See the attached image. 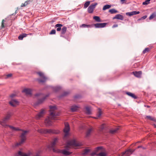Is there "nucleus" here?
Returning <instances> with one entry per match:
<instances>
[{"instance_id": "2", "label": "nucleus", "mask_w": 156, "mask_h": 156, "mask_svg": "<svg viewBox=\"0 0 156 156\" xmlns=\"http://www.w3.org/2000/svg\"><path fill=\"white\" fill-rule=\"evenodd\" d=\"M39 132H40L41 133H54V134H58L59 133V131H56L55 130H53L51 129H41L39 130Z\"/></svg>"}, {"instance_id": "14", "label": "nucleus", "mask_w": 156, "mask_h": 156, "mask_svg": "<svg viewBox=\"0 0 156 156\" xmlns=\"http://www.w3.org/2000/svg\"><path fill=\"white\" fill-rule=\"evenodd\" d=\"M132 73L135 76L138 78L140 77L142 74V72L141 71L133 72Z\"/></svg>"}, {"instance_id": "28", "label": "nucleus", "mask_w": 156, "mask_h": 156, "mask_svg": "<svg viewBox=\"0 0 156 156\" xmlns=\"http://www.w3.org/2000/svg\"><path fill=\"white\" fill-rule=\"evenodd\" d=\"M18 155L19 156H29L27 154L23 153L21 151H18Z\"/></svg>"}, {"instance_id": "6", "label": "nucleus", "mask_w": 156, "mask_h": 156, "mask_svg": "<svg viewBox=\"0 0 156 156\" xmlns=\"http://www.w3.org/2000/svg\"><path fill=\"white\" fill-rule=\"evenodd\" d=\"M50 94H48L46 95L45 96L43 97V98L39 99L37 100V101L35 103V105H38L40 104H42L46 99V98L49 97V96Z\"/></svg>"}, {"instance_id": "11", "label": "nucleus", "mask_w": 156, "mask_h": 156, "mask_svg": "<svg viewBox=\"0 0 156 156\" xmlns=\"http://www.w3.org/2000/svg\"><path fill=\"white\" fill-rule=\"evenodd\" d=\"M135 151V150H132L131 149H129L126 150V151L124 152L123 153V154L124 155L126 154V155L127 156H129L130 154L134 152Z\"/></svg>"}, {"instance_id": "17", "label": "nucleus", "mask_w": 156, "mask_h": 156, "mask_svg": "<svg viewBox=\"0 0 156 156\" xmlns=\"http://www.w3.org/2000/svg\"><path fill=\"white\" fill-rule=\"evenodd\" d=\"M145 118L146 119H149V120L153 121L154 122H156V119H155L154 117H153L150 115L146 116Z\"/></svg>"}, {"instance_id": "23", "label": "nucleus", "mask_w": 156, "mask_h": 156, "mask_svg": "<svg viewBox=\"0 0 156 156\" xmlns=\"http://www.w3.org/2000/svg\"><path fill=\"white\" fill-rule=\"evenodd\" d=\"M156 17V12H153L149 17V19L150 20H152Z\"/></svg>"}, {"instance_id": "61", "label": "nucleus", "mask_w": 156, "mask_h": 156, "mask_svg": "<svg viewBox=\"0 0 156 156\" xmlns=\"http://www.w3.org/2000/svg\"><path fill=\"white\" fill-rule=\"evenodd\" d=\"M24 3L25 4V5L27 6V5L29 4V3L27 1H26Z\"/></svg>"}, {"instance_id": "1", "label": "nucleus", "mask_w": 156, "mask_h": 156, "mask_svg": "<svg viewBox=\"0 0 156 156\" xmlns=\"http://www.w3.org/2000/svg\"><path fill=\"white\" fill-rule=\"evenodd\" d=\"M58 140V139L57 138H55L53 139V141L51 143L50 147L52 149L53 151L58 153H62L63 154L66 155L70 154H71V152L67 151L66 149L61 150L54 147L57 142Z\"/></svg>"}, {"instance_id": "43", "label": "nucleus", "mask_w": 156, "mask_h": 156, "mask_svg": "<svg viewBox=\"0 0 156 156\" xmlns=\"http://www.w3.org/2000/svg\"><path fill=\"white\" fill-rule=\"evenodd\" d=\"M147 17V15H145L142 17H141V18L138 19L137 20V21H139L140 20H144L146 19Z\"/></svg>"}, {"instance_id": "53", "label": "nucleus", "mask_w": 156, "mask_h": 156, "mask_svg": "<svg viewBox=\"0 0 156 156\" xmlns=\"http://www.w3.org/2000/svg\"><path fill=\"white\" fill-rule=\"evenodd\" d=\"M16 96V95L15 94H11L10 96V97L11 98H12Z\"/></svg>"}, {"instance_id": "37", "label": "nucleus", "mask_w": 156, "mask_h": 156, "mask_svg": "<svg viewBox=\"0 0 156 156\" xmlns=\"http://www.w3.org/2000/svg\"><path fill=\"white\" fill-rule=\"evenodd\" d=\"M49 108L50 109V111L55 110L56 109V107L55 106L50 105L49 106Z\"/></svg>"}, {"instance_id": "60", "label": "nucleus", "mask_w": 156, "mask_h": 156, "mask_svg": "<svg viewBox=\"0 0 156 156\" xmlns=\"http://www.w3.org/2000/svg\"><path fill=\"white\" fill-rule=\"evenodd\" d=\"M61 30V27H58L56 29V30L58 31H60Z\"/></svg>"}, {"instance_id": "54", "label": "nucleus", "mask_w": 156, "mask_h": 156, "mask_svg": "<svg viewBox=\"0 0 156 156\" xmlns=\"http://www.w3.org/2000/svg\"><path fill=\"white\" fill-rule=\"evenodd\" d=\"M80 27H87V24H82L80 26Z\"/></svg>"}, {"instance_id": "42", "label": "nucleus", "mask_w": 156, "mask_h": 156, "mask_svg": "<svg viewBox=\"0 0 156 156\" xmlns=\"http://www.w3.org/2000/svg\"><path fill=\"white\" fill-rule=\"evenodd\" d=\"M90 151V150L89 149H85L84 151V152L83 153V154L84 155H86L88 153H89Z\"/></svg>"}, {"instance_id": "48", "label": "nucleus", "mask_w": 156, "mask_h": 156, "mask_svg": "<svg viewBox=\"0 0 156 156\" xmlns=\"http://www.w3.org/2000/svg\"><path fill=\"white\" fill-rule=\"evenodd\" d=\"M133 15L138 14L140 13V12L139 11H132Z\"/></svg>"}, {"instance_id": "36", "label": "nucleus", "mask_w": 156, "mask_h": 156, "mask_svg": "<svg viewBox=\"0 0 156 156\" xmlns=\"http://www.w3.org/2000/svg\"><path fill=\"white\" fill-rule=\"evenodd\" d=\"M97 156H106V154L104 152H101L97 154Z\"/></svg>"}, {"instance_id": "63", "label": "nucleus", "mask_w": 156, "mask_h": 156, "mask_svg": "<svg viewBox=\"0 0 156 156\" xmlns=\"http://www.w3.org/2000/svg\"><path fill=\"white\" fill-rule=\"evenodd\" d=\"M14 156H19V155H18V152Z\"/></svg>"}, {"instance_id": "57", "label": "nucleus", "mask_w": 156, "mask_h": 156, "mask_svg": "<svg viewBox=\"0 0 156 156\" xmlns=\"http://www.w3.org/2000/svg\"><path fill=\"white\" fill-rule=\"evenodd\" d=\"M12 76V74L10 73V74H7V75L6 76H7V77L9 78V77Z\"/></svg>"}, {"instance_id": "46", "label": "nucleus", "mask_w": 156, "mask_h": 156, "mask_svg": "<svg viewBox=\"0 0 156 156\" xmlns=\"http://www.w3.org/2000/svg\"><path fill=\"white\" fill-rule=\"evenodd\" d=\"M126 15L129 16H133L132 12H126Z\"/></svg>"}, {"instance_id": "15", "label": "nucleus", "mask_w": 156, "mask_h": 156, "mask_svg": "<svg viewBox=\"0 0 156 156\" xmlns=\"http://www.w3.org/2000/svg\"><path fill=\"white\" fill-rule=\"evenodd\" d=\"M23 92L25 93L26 94L29 95L31 94V90L28 88H26L24 89L22 91Z\"/></svg>"}, {"instance_id": "20", "label": "nucleus", "mask_w": 156, "mask_h": 156, "mask_svg": "<svg viewBox=\"0 0 156 156\" xmlns=\"http://www.w3.org/2000/svg\"><path fill=\"white\" fill-rule=\"evenodd\" d=\"M27 34L25 33H22L20 34L18 37V38L20 40H22L24 37L27 36Z\"/></svg>"}, {"instance_id": "59", "label": "nucleus", "mask_w": 156, "mask_h": 156, "mask_svg": "<svg viewBox=\"0 0 156 156\" xmlns=\"http://www.w3.org/2000/svg\"><path fill=\"white\" fill-rule=\"evenodd\" d=\"M118 24H114L113 26L112 27L113 28H115V27H118Z\"/></svg>"}, {"instance_id": "18", "label": "nucleus", "mask_w": 156, "mask_h": 156, "mask_svg": "<svg viewBox=\"0 0 156 156\" xmlns=\"http://www.w3.org/2000/svg\"><path fill=\"white\" fill-rule=\"evenodd\" d=\"M93 18L97 22H102V20L100 19V18L98 16H94L93 17Z\"/></svg>"}, {"instance_id": "34", "label": "nucleus", "mask_w": 156, "mask_h": 156, "mask_svg": "<svg viewBox=\"0 0 156 156\" xmlns=\"http://www.w3.org/2000/svg\"><path fill=\"white\" fill-rule=\"evenodd\" d=\"M111 7V5H106L104 6L103 8V10H105L107 9L110 8Z\"/></svg>"}, {"instance_id": "55", "label": "nucleus", "mask_w": 156, "mask_h": 156, "mask_svg": "<svg viewBox=\"0 0 156 156\" xmlns=\"http://www.w3.org/2000/svg\"><path fill=\"white\" fill-rule=\"evenodd\" d=\"M7 126H8L11 129H12L13 130H14V129H15V127H13V126H11L8 125Z\"/></svg>"}, {"instance_id": "64", "label": "nucleus", "mask_w": 156, "mask_h": 156, "mask_svg": "<svg viewBox=\"0 0 156 156\" xmlns=\"http://www.w3.org/2000/svg\"><path fill=\"white\" fill-rule=\"evenodd\" d=\"M153 125L154 126V127L156 128V124H154Z\"/></svg>"}, {"instance_id": "62", "label": "nucleus", "mask_w": 156, "mask_h": 156, "mask_svg": "<svg viewBox=\"0 0 156 156\" xmlns=\"http://www.w3.org/2000/svg\"><path fill=\"white\" fill-rule=\"evenodd\" d=\"M26 6L25 5V4L24 3L23 4L22 3L21 6V7H24Z\"/></svg>"}, {"instance_id": "45", "label": "nucleus", "mask_w": 156, "mask_h": 156, "mask_svg": "<svg viewBox=\"0 0 156 156\" xmlns=\"http://www.w3.org/2000/svg\"><path fill=\"white\" fill-rule=\"evenodd\" d=\"M56 33V30L55 29L52 30L51 32L49 33V34H54Z\"/></svg>"}, {"instance_id": "39", "label": "nucleus", "mask_w": 156, "mask_h": 156, "mask_svg": "<svg viewBox=\"0 0 156 156\" xmlns=\"http://www.w3.org/2000/svg\"><path fill=\"white\" fill-rule=\"evenodd\" d=\"M11 117V115L10 114H8L7 116L5 117L3 119L6 121L9 119Z\"/></svg>"}, {"instance_id": "31", "label": "nucleus", "mask_w": 156, "mask_h": 156, "mask_svg": "<svg viewBox=\"0 0 156 156\" xmlns=\"http://www.w3.org/2000/svg\"><path fill=\"white\" fill-rule=\"evenodd\" d=\"M26 139V138H21L20 142L19 143L17 144V145H20L21 144L23 143Z\"/></svg>"}, {"instance_id": "24", "label": "nucleus", "mask_w": 156, "mask_h": 156, "mask_svg": "<svg viewBox=\"0 0 156 156\" xmlns=\"http://www.w3.org/2000/svg\"><path fill=\"white\" fill-rule=\"evenodd\" d=\"M85 109L86 110V113L88 115H90L91 113L90 107L88 106L86 107Z\"/></svg>"}, {"instance_id": "3", "label": "nucleus", "mask_w": 156, "mask_h": 156, "mask_svg": "<svg viewBox=\"0 0 156 156\" xmlns=\"http://www.w3.org/2000/svg\"><path fill=\"white\" fill-rule=\"evenodd\" d=\"M37 74L41 77L42 78L41 79H37V80L38 82L39 83H44L46 81L47 78L44 76V74L42 73L41 72H37Z\"/></svg>"}, {"instance_id": "47", "label": "nucleus", "mask_w": 156, "mask_h": 156, "mask_svg": "<svg viewBox=\"0 0 156 156\" xmlns=\"http://www.w3.org/2000/svg\"><path fill=\"white\" fill-rule=\"evenodd\" d=\"M101 110L100 108L98 109V117H99L101 116Z\"/></svg>"}, {"instance_id": "58", "label": "nucleus", "mask_w": 156, "mask_h": 156, "mask_svg": "<svg viewBox=\"0 0 156 156\" xmlns=\"http://www.w3.org/2000/svg\"><path fill=\"white\" fill-rule=\"evenodd\" d=\"M41 94V93H37L35 94V96H40Z\"/></svg>"}, {"instance_id": "44", "label": "nucleus", "mask_w": 156, "mask_h": 156, "mask_svg": "<svg viewBox=\"0 0 156 156\" xmlns=\"http://www.w3.org/2000/svg\"><path fill=\"white\" fill-rule=\"evenodd\" d=\"M5 21V20H3L2 23V24L1 27V29H2V28H4L5 27V26L4 25V22Z\"/></svg>"}, {"instance_id": "56", "label": "nucleus", "mask_w": 156, "mask_h": 156, "mask_svg": "<svg viewBox=\"0 0 156 156\" xmlns=\"http://www.w3.org/2000/svg\"><path fill=\"white\" fill-rule=\"evenodd\" d=\"M96 152H97L95 151V152H94L92 153L91 154V155L92 156H94L95 155H97V154H96Z\"/></svg>"}, {"instance_id": "32", "label": "nucleus", "mask_w": 156, "mask_h": 156, "mask_svg": "<svg viewBox=\"0 0 156 156\" xmlns=\"http://www.w3.org/2000/svg\"><path fill=\"white\" fill-rule=\"evenodd\" d=\"M61 87H55L53 88V90L55 92L59 91L61 89Z\"/></svg>"}, {"instance_id": "12", "label": "nucleus", "mask_w": 156, "mask_h": 156, "mask_svg": "<svg viewBox=\"0 0 156 156\" xmlns=\"http://www.w3.org/2000/svg\"><path fill=\"white\" fill-rule=\"evenodd\" d=\"M44 122L46 126H50L51 125V120L49 117L45 119Z\"/></svg>"}, {"instance_id": "27", "label": "nucleus", "mask_w": 156, "mask_h": 156, "mask_svg": "<svg viewBox=\"0 0 156 156\" xmlns=\"http://www.w3.org/2000/svg\"><path fill=\"white\" fill-rule=\"evenodd\" d=\"M6 121L4 120V119H3L0 121V124L3 126H7L8 125L6 124Z\"/></svg>"}, {"instance_id": "4", "label": "nucleus", "mask_w": 156, "mask_h": 156, "mask_svg": "<svg viewBox=\"0 0 156 156\" xmlns=\"http://www.w3.org/2000/svg\"><path fill=\"white\" fill-rule=\"evenodd\" d=\"M98 5L97 2L94 3L90 5L87 9V11L89 13H91L93 12L96 6Z\"/></svg>"}, {"instance_id": "52", "label": "nucleus", "mask_w": 156, "mask_h": 156, "mask_svg": "<svg viewBox=\"0 0 156 156\" xmlns=\"http://www.w3.org/2000/svg\"><path fill=\"white\" fill-rule=\"evenodd\" d=\"M14 130L16 131H23V130L22 129H20L18 128H16L15 129H14Z\"/></svg>"}, {"instance_id": "26", "label": "nucleus", "mask_w": 156, "mask_h": 156, "mask_svg": "<svg viewBox=\"0 0 156 156\" xmlns=\"http://www.w3.org/2000/svg\"><path fill=\"white\" fill-rule=\"evenodd\" d=\"M92 130V128H90L89 129L87 132L86 137H87L90 136V135L91 132Z\"/></svg>"}, {"instance_id": "25", "label": "nucleus", "mask_w": 156, "mask_h": 156, "mask_svg": "<svg viewBox=\"0 0 156 156\" xmlns=\"http://www.w3.org/2000/svg\"><path fill=\"white\" fill-rule=\"evenodd\" d=\"M119 129V127H117L114 129H113L112 130H111L110 131V133L112 134H114L115 133H117Z\"/></svg>"}, {"instance_id": "35", "label": "nucleus", "mask_w": 156, "mask_h": 156, "mask_svg": "<svg viewBox=\"0 0 156 156\" xmlns=\"http://www.w3.org/2000/svg\"><path fill=\"white\" fill-rule=\"evenodd\" d=\"M90 2V1L86 2L84 4L83 8L86 9L87 8L89 5Z\"/></svg>"}, {"instance_id": "51", "label": "nucleus", "mask_w": 156, "mask_h": 156, "mask_svg": "<svg viewBox=\"0 0 156 156\" xmlns=\"http://www.w3.org/2000/svg\"><path fill=\"white\" fill-rule=\"evenodd\" d=\"M94 26V24H92L91 25H87V27H93Z\"/></svg>"}, {"instance_id": "50", "label": "nucleus", "mask_w": 156, "mask_h": 156, "mask_svg": "<svg viewBox=\"0 0 156 156\" xmlns=\"http://www.w3.org/2000/svg\"><path fill=\"white\" fill-rule=\"evenodd\" d=\"M81 97V96L79 94H76L74 96V98H79Z\"/></svg>"}, {"instance_id": "33", "label": "nucleus", "mask_w": 156, "mask_h": 156, "mask_svg": "<svg viewBox=\"0 0 156 156\" xmlns=\"http://www.w3.org/2000/svg\"><path fill=\"white\" fill-rule=\"evenodd\" d=\"M23 133H21V135L20 136L21 138H26L25 136V135L26 133L28 132V131L27 130H23Z\"/></svg>"}, {"instance_id": "30", "label": "nucleus", "mask_w": 156, "mask_h": 156, "mask_svg": "<svg viewBox=\"0 0 156 156\" xmlns=\"http://www.w3.org/2000/svg\"><path fill=\"white\" fill-rule=\"evenodd\" d=\"M109 12L111 14H114L116 13H118V11L114 9H110L109 10Z\"/></svg>"}, {"instance_id": "5", "label": "nucleus", "mask_w": 156, "mask_h": 156, "mask_svg": "<svg viewBox=\"0 0 156 156\" xmlns=\"http://www.w3.org/2000/svg\"><path fill=\"white\" fill-rule=\"evenodd\" d=\"M68 144L69 146H73L75 147L81 146V144L77 143L75 139L69 141L68 143Z\"/></svg>"}, {"instance_id": "22", "label": "nucleus", "mask_w": 156, "mask_h": 156, "mask_svg": "<svg viewBox=\"0 0 156 156\" xmlns=\"http://www.w3.org/2000/svg\"><path fill=\"white\" fill-rule=\"evenodd\" d=\"M78 108V106L76 105H75L72 106L71 108L70 109L72 112H74L76 111Z\"/></svg>"}, {"instance_id": "8", "label": "nucleus", "mask_w": 156, "mask_h": 156, "mask_svg": "<svg viewBox=\"0 0 156 156\" xmlns=\"http://www.w3.org/2000/svg\"><path fill=\"white\" fill-rule=\"evenodd\" d=\"M107 24V23H98L94 24L95 28H103L105 27Z\"/></svg>"}, {"instance_id": "21", "label": "nucleus", "mask_w": 156, "mask_h": 156, "mask_svg": "<svg viewBox=\"0 0 156 156\" xmlns=\"http://www.w3.org/2000/svg\"><path fill=\"white\" fill-rule=\"evenodd\" d=\"M69 92L68 91H65L63 92L59 96V98H60L66 96L69 94Z\"/></svg>"}, {"instance_id": "19", "label": "nucleus", "mask_w": 156, "mask_h": 156, "mask_svg": "<svg viewBox=\"0 0 156 156\" xmlns=\"http://www.w3.org/2000/svg\"><path fill=\"white\" fill-rule=\"evenodd\" d=\"M50 115L52 118H54L56 116H58L59 115V113H56L54 112V111H52L50 112Z\"/></svg>"}, {"instance_id": "13", "label": "nucleus", "mask_w": 156, "mask_h": 156, "mask_svg": "<svg viewBox=\"0 0 156 156\" xmlns=\"http://www.w3.org/2000/svg\"><path fill=\"white\" fill-rule=\"evenodd\" d=\"M112 19L113 20L115 19H117L122 20L124 19V17L123 16H122V15L120 14H118L116 15L115 16L113 17Z\"/></svg>"}, {"instance_id": "7", "label": "nucleus", "mask_w": 156, "mask_h": 156, "mask_svg": "<svg viewBox=\"0 0 156 156\" xmlns=\"http://www.w3.org/2000/svg\"><path fill=\"white\" fill-rule=\"evenodd\" d=\"M70 130L69 125L68 123L65 124V127L64 129V132L65 133V136H67L69 134V133Z\"/></svg>"}, {"instance_id": "10", "label": "nucleus", "mask_w": 156, "mask_h": 156, "mask_svg": "<svg viewBox=\"0 0 156 156\" xmlns=\"http://www.w3.org/2000/svg\"><path fill=\"white\" fill-rule=\"evenodd\" d=\"M44 113V110L42 109H41V112L36 115V118L37 119H40L41 117L43 116V115Z\"/></svg>"}, {"instance_id": "29", "label": "nucleus", "mask_w": 156, "mask_h": 156, "mask_svg": "<svg viewBox=\"0 0 156 156\" xmlns=\"http://www.w3.org/2000/svg\"><path fill=\"white\" fill-rule=\"evenodd\" d=\"M67 30V27L65 26H64L61 30V34H64L66 32Z\"/></svg>"}, {"instance_id": "9", "label": "nucleus", "mask_w": 156, "mask_h": 156, "mask_svg": "<svg viewBox=\"0 0 156 156\" xmlns=\"http://www.w3.org/2000/svg\"><path fill=\"white\" fill-rule=\"evenodd\" d=\"M9 104L13 107H15L19 105V102L16 99H12L11 101L9 102Z\"/></svg>"}, {"instance_id": "40", "label": "nucleus", "mask_w": 156, "mask_h": 156, "mask_svg": "<svg viewBox=\"0 0 156 156\" xmlns=\"http://www.w3.org/2000/svg\"><path fill=\"white\" fill-rule=\"evenodd\" d=\"M150 50V48H146L143 50V54H145L147 52H148Z\"/></svg>"}, {"instance_id": "38", "label": "nucleus", "mask_w": 156, "mask_h": 156, "mask_svg": "<svg viewBox=\"0 0 156 156\" xmlns=\"http://www.w3.org/2000/svg\"><path fill=\"white\" fill-rule=\"evenodd\" d=\"M150 0H146L143 2L142 4L144 5H147L150 3Z\"/></svg>"}, {"instance_id": "41", "label": "nucleus", "mask_w": 156, "mask_h": 156, "mask_svg": "<svg viewBox=\"0 0 156 156\" xmlns=\"http://www.w3.org/2000/svg\"><path fill=\"white\" fill-rule=\"evenodd\" d=\"M102 148L103 147L102 146L98 147L96 148L95 151L97 152L99 150H101Z\"/></svg>"}, {"instance_id": "49", "label": "nucleus", "mask_w": 156, "mask_h": 156, "mask_svg": "<svg viewBox=\"0 0 156 156\" xmlns=\"http://www.w3.org/2000/svg\"><path fill=\"white\" fill-rule=\"evenodd\" d=\"M63 25L61 24H56L55 27H62Z\"/></svg>"}, {"instance_id": "16", "label": "nucleus", "mask_w": 156, "mask_h": 156, "mask_svg": "<svg viewBox=\"0 0 156 156\" xmlns=\"http://www.w3.org/2000/svg\"><path fill=\"white\" fill-rule=\"evenodd\" d=\"M126 94L128 96L132 97L135 99H136L137 98V97L136 96L133 94L132 93L130 92H126Z\"/></svg>"}]
</instances>
